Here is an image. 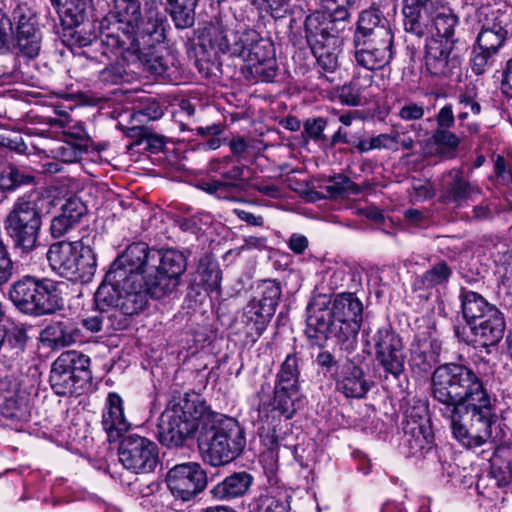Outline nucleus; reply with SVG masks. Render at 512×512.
Returning <instances> with one entry per match:
<instances>
[{
  "label": "nucleus",
  "instance_id": "bb28decb",
  "mask_svg": "<svg viewBox=\"0 0 512 512\" xmlns=\"http://www.w3.org/2000/svg\"><path fill=\"white\" fill-rule=\"evenodd\" d=\"M403 16V25L406 33L405 42L407 43V49L411 50L413 55L421 47L422 38L428 32L430 33L431 18L428 13L404 6Z\"/></svg>",
  "mask_w": 512,
  "mask_h": 512
},
{
  "label": "nucleus",
  "instance_id": "412c9836",
  "mask_svg": "<svg viewBox=\"0 0 512 512\" xmlns=\"http://www.w3.org/2000/svg\"><path fill=\"white\" fill-rule=\"evenodd\" d=\"M453 42L432 37L426 42V70L435 77L460 74L461 58L453 52Z\"/></svg>",
  "mask_w": 512,
  "mask_h": 512
},
{
  "label": "nucleus",
  "instance_id": "49530a36",
  "mask_svg": "<svg viewBox=\"0 0 512 512\" xmlns=\"http://www.w3.org/2000/svg\"><path fill=\"white\" fill-rule=\"evenodd\" d=\"M325 192L331 198H336L345 194L357 195L360 193V187L345 175L337 174L328 180V184L323 187Z\"/></svg>",
  "mask_w": 512,
  "mask_h": 512
},
{
  "label": "nucleus",
  "instance_id": "774afa93",
  "mask_svg": "<svg viewBox=\"0 0 512 512\" xmlns=\"http://www.w3.org/2000/svg\"><path fill=\"white\" fill-rule=\"evenodd\" d=\"M325 127L326 121L323 118L308 119L304 124L306 134L314 141H327V137L323 133Z\"/></svg>",
  "mask_w": 512,
  "mask_h": 512
},
{
  "label": "nucleus",
  "instance_id": "473e14b6",
  "mask_svg": "<svg viewBox=\"0 0 512 512\" xmlns=\"http://www.w3.org/2000/svg\"><path fill=\"white\" fill-rule=\"evenodd\" d=\"M73 258L75 271H72V276H68L67 279L81 282L91 281L96 272L97 261L93 249L85 243L84 238L79 240V246L76 248Z\"/></svg>",
  "mask_w": 512,
  "mask_h": 512
},
{
  "label": "nucleus",
  "instance_id": "a211bd4d",
  "mask_svg": "<svg viewBox=\"0 0 512 512\" xmlns=\"http://www.w3.org/2000/svg\"><path fill=\"white\" fill-rule=\"evenodd\" d=\"M12 17L15 25L16 48L27 58H35L41 50L42 33L37 18L27 4H18Z\"/></svg>",
  "mask_w": 512,
  "mask_h": 512
},
{
  "label": "nucleus",
  "instance_id": "680f3d73",
  "mask_svg": "<svg viewBox=\"0 0 512 512\" xmlns=\"http://www.w3.org/2000/svg\"><path fill=\"white\" fill-rule=\"evenodd\" d=\"M13 18L0 13V52L8 53L13 42Z\"/></svg>",
  "mask_w": 512,
  "mask_h": 512
},
{
  "label": "nucleus",
  "instance_id": "4c0bfd02",
  "mask_svg": "<svg viewBox=\"0 0 512 512\" xmlns=\"http://www.w3.org/2000/svg\"><path fill=\"white\" fill-rule=\"evenodd\" d=\"M304 27L310 47L326 42L337 43V37L332 33L333 28L330 27V22L320 12L308 15Z\"/></svg>",
  "mask_w": 512,
  "mask_h": 512
},
{
  "label": "nucleus",
  "instance_id": "6ab92c4d",
  "mask_svg": "<svg viewBox=\"0 0 512 512\" xmlns=\"http://www.w3.org/2000/svg\"><path fill=\"white\" fill-rule=\"evenodd\" d=\"M235 19L230 15L219 14L204 22L198 29V43L204 53L215 56L228 53L233 36Z\"/></svg>",
  "mask_w": 512,
  "mask_h": 512
},
{
  "label": "nucleus",
  "instance_id": "c9c22d12",
  "mask_svg": "<svg viewBox=\"0 0 512 512\" xmlns=\"http://www.w3.org/2000/svg\"><path fill=\"white\" fill-rule=\"evenodd\" d=\"M337 389L348 398H362L368 392L369 385L363 378L362 369L349 362L342 369Z\"/></svg>",
  "mask_w": 512,
  "mask_h": 512
},
{
  "label": "nucleus",
  "instance_id": "b1692460",
  "mask_svg": "<svg viewBox=\"0 0 512 512\" xmlns=\"http://www.w3.org/2000/svg\"><path fill=\"white\" fill-rule=\"evenodd\" d=\"M354 58L367 70L382 69L393 57V40L353 39Z\"/></svg>",
  "mask_w": 512,
  "mask_h": 512
},
{
  "label": "nucleus",
  "instance_id": "72a5a7b5",
  "mask_svg": "<svg viewBox=\"0 0 512 512\" xmlns=\"http://www.w3.org/2000/svg\"><path fill=\"white\" fill-rule=\"evenodd\" d=\"M461 310L463 318L466 322L467 328L473 325L478 320L490 314V310H495L497 307L488 303V301L479 293L462 289L460 293Z\"/></svg>",
  "mask_w": 512,
  "mask_h": 512
},
{
  "label": "nucleus",
  "instance_id": "3c124183",
  "mask_svg": "<svg viewBox=\"0 0 512 512\" xmlns=\"http://www.w3.org/2000/svg\"><path fill=\"white\" fill-rule=\"evenodd\" d=\"M200 276L199 284L205 291L218 292L221 283V271L215 264L200 265L198 269Z\"/></svg>",
  "mask_w": 512,
  "mask_h": 512
},
{
  "label": "nucleus",
  "instance_id": "5701e85b",
  "mask_svg": "<svg viewBox=\"0 0 512 512\" xmlns=\"http://www.w3.org/2000/svg\"><path fill=\"white\" fill-rule=\"evenodd\" d=\"M505 18L504 13L499 14V11L489 7L480 10L479 21L482 22V28L477 37V46L480 49L497 53L509 32Z\"/></svg>",
  "mask_w": 512,
  "mask_h": 512
},
{
  "label": "nucleus",
  "instance_id": "58836bf2",
  "mask_svg": "<svg viewBox=\"0 0 512 512\" xmlns=\"http://www.w3.org/2000/svg\"><path fill=\"white\" fill-rule=\"evenodd\" d=\"M361 324L357 321L336 319L329 336L335 337L340 350L350 355L357 347V335Z\"/></svg>",
  "mask_w": 512,
  "mask_h": 512
},
{
  "label": "nucleus",
  "instance_id": "a19ab883",
  "mask_svg": "<svg viewBox=\"0 0 512 512\" xmlns=\"http://www.w3.org/2000/svg\"><path fill=\"white\" fill-rule=\"evenodd\" d=\"M57 7L63 25L81 24L92 0H51Z\"/></svg>",
  "mask_w": 512,
  "mask_h": 512
},
{
  "label": "nucleus",
  "instance_id": "052dcab7",
  "mask_svg": "<svg viewBox=\"0 0 512 512\" xmlns=\"http://www.w3.org/2000/svg\"><path fill=\"white\" fill-rule=\"evenodd\" d=\"M273 56L272 44L263 38H259L254 46L249 50V57L244 58L243 61L251 64L264 61Z\"/></svg>",
  "mask_w": 512,
  "mask_h": 512
},
{
  "label": "nucleus",
  "instance_id": "c756f323",
  "mask_svg": "<svg viewBox=\"0 0 512 512\" xmlns=\"http://www.w3.org/2000/svg\"><path fill=\"white\" fill-rule=\"evenodd\" d=\"M253 481V476L246 471L234 472L216 484L212 488L211 494L216 500L239 498L249 492Z\"/></svg>",
  "mask_w": 512,
  "mask_h": 512
},
{
  "label": "nucleus",
  "instance_id": "9b49d317",
  "mask_svg": "<svg viewBox=\"0 0 512 512\" xmlns=\"http://www.w3.org/2000/svg\"><path fill=\"white\" fill-rule=\"evenodd\" d=\"M367 344L375 350L378 365L388 375L398 379L405 370L406 354L402 338L390 325L367 332Z\"/></svg>",
  "mask_w": 512,
  "mask_h": 512
},
{
  "label": "nucleus",
  "instance_id": "6e6d98bb",
  "mask_svg": "<svg viewBox=\"0 0 512 512\" xmlns=\"http://www.w3.org/2000/svg\"><path fill=\"white\" fill-rule=\"evenodd\" d=\"M115 22H124L128 19H136L140 14V0H114Z\"/></svg>",
  "mask_w": 512,
  "mask_h": 512
},
{
  "label": "nucleus",
  "instance_id": "338daca9",
  "mask_svg": "<svg viewBox=\"0 0 512 512\" xmlns=\"http://www.w3.org/2000/svg\"><path fill=\"white\" fill-rule=\"evenodd\" d=\"M126 71L122 64L115 63L106 66L99 73V79L105 84H118L124 80Z\"/></svg>",
  "mask_w": 512,
  "mask_h": 512
},
{
  "label": "nucleus",
  "instance_id": "f03ea898",
  "mask_svg": "<svg viewBox=\"0 0 512 512\" xmlns=\"http://www.w3.org/2000/svg\"><path fill=\"white\" fill-rule=\"evenodd\" d=\"M124 261L136 265L152 282V291L157 298L175 291L186 271L187 261L184 254L175 249H151L146 243L129 245Z\"/></svg>",
  "mask_w": 512,
  "mask_h": 512
},
{
  "label": "nucleus",
  "instance_id": "393cba45",
  "mask_svg": "<svg viewBox=\"0 0 512 512\" xmlns=\"http://www.w3.org/2000/svg\"><path fill=\"white\" fill-rule=\"evenodd\" d=\"M440 191V200L443 203L453 204L457 207L481 194L480 187L469 182L465 178L463 170L457 168L451 169L442 175Z\"/></svg>",
  "mask_w": 512,
  "mask_h": 512
},
{
  "label": "nucleus",
  "instance_id": "e2e57ef3",
  "mask_svg": "<svg viewBox=\"0 0 512 512\" xmlns=\"http://www.w3.org/2000/svg\"><path fill=\"white\" fill-rule=\"evenodd\" d=\"M341 103L348 106H358L361 102V90L357 80L343 85L338 93Z\"/></svg>",
  "mask_w": 512,
  "mask_h": 512
},
{
  "label": "nucleus",
  "instance_id": "a878e982",
  "mask_svg": "<svg viewBox=\"0 0 512 512\" xmlns=\"http://www.w3.org/2000/svg\"><path fill=\"white\" fill-rule=\"evenodd\" d=\"M394 40L389 20L376 8L361 12L353 39Z\"/></svg>",
  "mask_w": 512,
  "mask_h": 512
},
{
  "label": "nucleus",
  "instance_id": "8fccbe9b",
  "mask_svg": "<svg viewBox=\"0 0 512 512\" xmlns=\"http://www.w3.org/2000/svg\"><path fill=\"white\" fill-rule=\"evenodd\" d=\"M394 141H396V136L392 129L390 133L379 134L370 139H359L357 142V151L359 153H367L374 149L394 150Z\"/></svg>",
  "mask_w": 512,
  "mask_h": 512
},
{
  "label": "nucleus",
  "instance_id": "13d9d810",
  "mask_svg": "<svg viewBox=\"0 0 512 512\" xmlns=\"http://www.w3.org/2000/svg\"><path fill=\"white\" fill-rule=\"evenodd\" d=\"M258 9L265 10L270 15L279 19L285 16L290 7V0H250Z\"/></svg>",
  "mask_w": 512,
  "mask_h": 512
},
{
  "label": "nucleus",
  "instance_id": "0e129e2a",
  "mask_svg": "<svg viewBox=\"0 0 512 512\" xmlns=\"http://www.w3.org/2000/svg\"><path fill=\"white\" fill-rule=\"evenodd\" d=\"M496 53H490V51H486L484 49H480V47H475L473 50V58H472V71L477 74H483L487 67L492 65L493 56Z\"/></svg>",
  "mask_w": 512,
  "mask_h": 512
},
{
  "label": "nucleus",
  "instance_id": "4468645a",
  "mask_svg": "<svg viewBox=\"0 0 512 512\" xmlns=\"http://www.w3.org/2000/svg\"><path fill=\"white\" fill-rule=\"evenodd\" d=\"M119 461L134 473H147L158 464V447L156 443L137 434L126 436L118 448Z\"/></svg>",
  "mask_w": 512,
  "mask_h": 512
},
{
  "label": "nucleus",
  "instance_id": "69168bd1",
  "mask_svg": "<svg viewBox=\"0 0 512 512\" xmlns=\"http://www.w3.org/2000/svg\"><path fill=\"white\" fill-rule=\"evenodd\" d=\"M78 226L75 222L65 217V214L55 216L50 225V232L53 238H61Z\"/></svg>",
  "mask_w": 512,
  "mask_h": 512
},
{
  "label": "nucleus",
  "instance_id": "09e8293b",
  "mask_svg": "<svg viewBox=\"0 0 512 512\" xmlns=\"http://www.w3.org/2000/svg\"><path fill=\"white\" fill-rule=\"evenodd\" d=\"M336 44L337 43L326 42L311 47L318 64L325 71H333L337 67L338 55L335 51Z\"/></svg>",
  "mask_w": 512,
  "mask_h": 512
},
{
  "label": "nucleus",
  "instance_id": "4d7b16f0",
  "mask_svg": "<svg viewBox=\"0 0 512 512\" xmlns=\"http://www.w3.org/2000/svg\"><path fill=\"white\" fill-rule=\"evenodd\" d=\"M4 384V382L0 383V405L7 410L9 416L13 417L25 406V399L19 397L16 391H5Z\"/></svg>",
  "mask_w": 512,
  "mask_h": 512
},
{
  "label": "nucleus",
  "instance_id": "7ed1b4c3",
  "mask_svg": "<svg viewBox=\"0 0 512 512\" xmlns=\"http://www.w3.org/2000/svg\"><path fill=\"white\" fill-rule=\"evenodd\" d=\"M125 252L110 265L100 286L112 288L111 306L117 310L119 320L126 324V316L142 312L149 298H157L152 291V282L136 265L124 261Z\"/></svg>",
  "mask_w": 512,
  "mask_h": 512
},
{
  "label": "nucleus",
  "instance_id": "7c9ffc66",
  "mask_svg": "<svg viewBox=\"0 0 512 512\" xmlns=\"http://www.w3.org/2000/svg\"><path fill=\"white\" fill-rule=\"evenodd\" d=\"M79 246V240L59 241L53 243L47 251V260L51 269L62 277L72 276L74 253Z\"/></svg>",
  "mask_w": 512,
  "mask_h": 512
},
{
  "label": "nucleus",
  "instance_id": "de8ad7c7",
  "mask_svg": "<svg viewBox=\"0 0 512 512\" xmlns=\"http://www.w3.org/2000/svg\"><path fill=\"white\" fill-rule=\"evenodd\" d=\"M432 140L441 153L454 157L459 148L461 139L450 129H435L432 134Z\"/></svg>",
  "mask_w": 512,
  "mask_h": 512
},
{
  "label": "nucleus",
  "instance_id": "864d4df0",
  "mask_svg": "<svg viewBox=\"0 0 512 512\" xmlns=\"http://www.w3.org/2000/svg\"><path fill=\"white\" fill-rule=\"evenodd\" d=\"M490 474L500 488L512 484V464L509 461L496 459L491 463Z\"/></svg>",
  "mask_w": 512,
  "mask_h": 512
},
{
  "label": "nucleus",
  "instance_id": "aec40b11",
  "mask_svg": "<svg viewBox=\"0 0 512 512\" xmlns=\"http://www.w3.org/2000/svg\"><path fill=\"white\" fill-rule=\"evenodd\" d=\"M112 288L99 286L94 294L95 308L92 314L83 318L82 326L91 333L123 329L126 324L119 320L117 310L111 306Z\"/></svg>",
  "mask_w": 512,
  "mask_h": 512
},
{
  "label": "nucleus",
  "instance_id": "a18cd8bd",
  "mask_svg": "<svg viewBox=\"0 0 512 512\" xmlns=\"http://www.w3.org/2000/svg\"><path fill=\"white\" fill-rule=\"evenodd\" d=\"M198 1H175L172 5L171 17L178 29L189 28L195 21V7Z\"/></svg>",
  "mask_w": 512,
  "mask_h": 512
},
{
  "label": "nucleus",
  "instance_id": "c85d7f7f",
  "mask_svg": "<svg viewBox=\"0 0 512 512\" xmlns=\"http://www.w3.org/2000/svg\"><path fill=\"white\" fill-rule=\"evenodd\" d=\"M42 342L51 349H61L82 340L81 330L70 320L49 324L41 332Z\"/></svg>",
  "mask_w": 512,
  "mask_h": 512
},
{
  "label": "nucleus",
  "instance_id": "cd10ccee",
  "mask_svg": "<svg viewBox=\"0 0 512 512\" xmlns=\"http://www.w3.org/2000/svg\"><path fill=\"white\" fill-rule=\"evenodd\" d=\"M102 426L109 441H116L128 431L130 423L124 415L122 398L116 393H109L107 407L102 415Z\"/></svg>",
  "mask_w": 512,
  "mask_h": 512
},
{
  "label": "nucleus",
  "instance_id": "ddd939ff",
  "mask_svg": "<svg viewBox=\"0 0 512 512\" xmlns=\"http://www.w3.org/2000/svg\"><path fill=\"white\" fill-rule=\"evenodd\" d=\"M403 432L404 444L412 456H424L432 449L434 434L424 403L419 402L406 409Z\"/></svg>",
  "mask_w": 512,
  "mask_h": 512
},
{
  "label": "nucleus",
  "instance_id": "e433bc0d",
  "mask_svg": "<svg viewBox=\"0 0 512 512\" xmlns=\"http://www.w3.org/2000/svg\"><path fill=\"white\" fill-rule=\"evenodd\" d=\"M431 18L430 33L442 39L443 41H450L455 43L454 32L459 23L458 16L449 8L444 2L440 7L435 9L429 14Z\"/></svg>",
  "mask_w": 512,
  "mask_h": 512
},
{
  "label": "nucleus",
  "instance_id": "20e7f679",
  "mask_svg": "<svg viewBox=\"0 0 512 512\" xmlns=\"http://www.w3.org/2000/svg\"><path fill=\"white\" fill-rule=\"evenodd\" d=\"M245 446V431L234 418L214 415L207 410L198 437L204 462L212 466L228 464L242 453Z\"/></svg>",
  "mask_w": 512,
  "mask_h": 512
},
{
  "label": "nucleus",
  "instance_id": "f257e3e1",
  "mask_svg": "<svg viewBox=\"0 0 512 512\" xmlns=\"http://www.w3.org/2000/svg\"><path fill=\"white\" fill-rule=\"evenodd\" d=\"M431 396L443 405L452 436L464 448L475 449L491 439L496 398L472 368L454 362L439 365L431 376Z\"/></svg>",
  "mask_w": 512,
  "mask_h": 512
},
{
  "label": "nucleus",
  "instance_id": "603ef678",
  "mask_svg": "<svg viewBox=\"0 0 512 512\" xmlns=\"http://www.w3.org/2000/svg\"><path fill=\"white\" fill-rule=\"evenodd\" d=\"M17 266L13 261L9 248L0 238V287L7 284L16 273Z\"/></svg>",
  "mask_w": 512,
  "mask_h": 512
},
{
  "label": "nucleus",
  "instance_id": "9d476101",
  "mask_svg": "<svg viewBox=\"0 0 512 512\" xmlns=\"http://www.w3.org/2000/svg\"><path fill=\"white\" fill-rule=\"evenodd\" d=\"M90 358L76 350L60 354L52 363L49 382L52 390L60 396L78 393L91 375Z\"/></svg>",
  "mask_w": 512,
  "mask_h": 512
},
{
  "label": "nucleus",
  "instance_id": "dca6fc26",
  "mask_svg": "<svg viewBox=\"0 0 512 512\" xmlns=\"http://www.w3.org/2000/svg\"><path fill=\"white\" fill-rule=\"evenodd\" d=\"M281 288L274 281H265L260 299H252L244 307L242 322L251 333L261 335L276 311Z\"/></svg>",
  "mask_w": 512,
  "mask_h": 512
},
{
  "label": "nucleus",
  "instance_id": "39448f33",
  "mask_svg": "<svg viewBox=\"0 0 512 512\" xmlns=\"http://www.w3.org/2000/svg\"><path fill=\"white\" fill-rule=\"evenodd\" d=\"M299 359L296 354H289L281 364L276 375L273 398L265 400V385L258 392V421L261 429L275 432L281 420L291 419L295 412V402L299 392Z\"/></svg>",
  "mask_w": 512,
  "mask_h": 512
},
{
  "label": "nucleus",
  "instance_id": "f704fd0d",
  "mask_svg": "<svg viewBox=\"0 0 512 512\" xmlns=\"http://www.w3.org/2000/svg\"><path fill=\"white\" fill-rule=\"evenodd\" d=\"M63 33H62V42L70 47H86L90 45H99L104 46L102 44V36H100V41H97V34L90 23H84L77 25H63ZM109 26L107 28H102L101 35L104 32H107ZM105 47L109 49L106 45Z\"/></svg>",
  "mask_w": 512,
  "mask_h": 512
},
{
  "label": "nucleus",
  "instance_id": "423d86ee",
  "mask_svg": "<svg viewBox=\"0 0 512 512\" xmlns=\"http://www.w3.org/2000/svg\"><path fill=\"white\" fill-rule=\"evenodd\" d=\"M167 26L165 15L156 7H149L142 18L139 15L136 19L114 22L112 28L103 33L102 44L111 51L124 54L129 46L122 38L125 35L134 39L133 44L139 46L141 50L162 48L167 38Z\"/></svg>",
  "mask_w": 512,
  "mask_h": 512
},
{
  "label": "nucleus",
  "instance_id": "79ce46f5",
  "mask_svg": "<svg viewBox=\"0 0 512 512\" xmlns=\"http://www.w3.org/2000/svg\"><path fill=\"white\" fill-rule=\"evenodd\" d=\"M333 309L336 319L362 323L363 305L362 302L352 293H342L337 295L333 302Z\"/></svg>",
  "mask_w": 512,
  "mask_h": 512
},
{
  "label": "nucleus",
  "instance_id": "0eeeda50",
  "mask_svg": "<svg viewBox=\"0 0 512 512\" xmlns=\"http://www.w3.org/2000/svg\"><path fill=\"white\" fill-rule=\"evenodd\" d=\"M47 199L39 192L23 195L14 202L4 219V229L13 248L29 254L39 246L44 206Z\"/></svg>",
  "mask_w": 512,
  "mask_h": 512
},
{
  "label": "nucleus",
  "instance_id": "ea45409f",
  "mask_svg": "<svg viewBox=\"0 0 512 512\" xmlns=\"http://www.w3.org/2000/svg\"><path fill=\"white\" fill-rule=\"evenodd\" d=\"M451 275V267L444 260H441L434 263L421 276L417 277L414 287L417 290H428L436 286L446 285Z\"/></svg>",
  "mask_w": 512,
  "mask_h": 512
},
{
  "label": "nucleus",
  "instance_id": "4be33fe9",
  "mask_svg": "<svg viewBox=\"0 0 512 512\" xmlns=\"http://www.w3.org/2000/svg\"><path fill=\"white\" fill-rule=\"evenodd\" d=\"M328 295L318 294L314 296L307 307L306 334L316 341L329 337L336 320L333 306Z\"/></svg>",
  "mask_w": 512,
  "mask_h": 512
},
{
  "label": "nucleus",
  "instance_id": "1a4fd4ad",
  "mask_svg": "<svg viewBox=\"0 0 512 512\" xmlns=\"http://www.w3.org/2000/svg\"><path fill=\"white\" fill-rule=\"evenodd\" d=\"M207 418V407L199 395L186 396L165 411L158 425L159 441L169 448L181 447Z\"/></svg>",
  "mask_w": 512,
  "mask_h": 512
},
{
  "label": "nucleus",
  "instance_id": "37998d69",
  "mask_svg": "<svg viewBox=\"0 0 512 512\" xmlns=\"http://www.w3.org/2000/svg\"><path fill=\"white\" fill-rule=\"evenodd\" d=\"M290 496L286 492H269L260 495L252 504L253 512H289Z\"/></svg>",
  "mask_w": 512,
  "mask_h": 512
},
{
  "label": "nucleus",
  "instance_id": "2eb2a0df",
  "mask_svg": "<svg viewBox=\"0 0 512 512\" xmlns=\"http://www.w3.org/2000/svg\"><path fill=\"white\" fill-rule=\"evenodd\" d=\"M166 483L175 498L189 501L206 488L208 478L199 463L187 462L173 466L167 472Z\"/></svg>",
  "mask_w": 512,
  "mask_h": 512
},
{
  "label": "nucleus",
  "instance_id": "6e6552de",
  "mask_svg": "<svg viewBox=\"0 0 512 512\" xmlns=\"http://www.w3.org/2000/svg\"><path fill=\"white\" fill-rule=\"evenodd\" d=\"M61 285L63 283L48 278L26 275L10 285L8 295L22 313L33 316L48 315L64 306Z\"/></svg>",
  "mask_w": 512,
  "mask_h": 512
},
{
  "label": "nucleus",
  "instance_id": "f8f14e48",
  "mask_svg": "<svg viewBox=\"0 0 512 512\" xmlns=\"http://www.w3.org/2000/svg\"><path fill=\"white\" fill-rule=\"evenodd\" d=\"M126 40V53L120 54L122 60L127 65L149 72L152 75L173 81L179 74V63L175 56L169 52L165 55L159 54L160 48L151 50H141L139 46L133 44L134 39H130L125 35L122 36Z\"/></svg>",
  "mask_w": 512,
  "mask_h": 512
},
{
  "label": "nucleus",
  "instance_id": "bf43d9fd",
  "mask_svg": "<svg viewBox=\"0 0 512 512\" xmlns=\"http://www.w3.org/2000/svg\"><path fill=\"white\" fill-rule=\"evenodd\" d=\"M87 207L78 197H71L61 207V214L79 225L81 219L86 215Z\"/></svg>",
  "mask_w": 512,
  "mask_h": 512
},
{
  "label": "nucleus",
  "instance_id": "c03bdc74",
  "mask_svg": "<svg viewBox=\"0 0 512 512\" xmlns=\"http://www.w3.org/2000/svg\"><path fill=\"white\" fill-rule=\"evenodd\" d=\"M259 38V33L254 29L247 28L242 31L234 29L228 53L243 60L249 57V50H251Z\"/></svg>",
  "mask_w": 512,
  "mask_h": 512
},
{
  "label": "nucleus",
  "instance_id": "5fc2aeb1",
  "mask_svg": "<svg viewBox=\"0 0 512 512\" xmlns=\"http://www.w3.org/2000/svg\"><path fill=\"white\" fill-rule=\"evenodd\" d=\"M277 63L272 56L264 61L256 62L250 65V71L257 81L271 82L277 74Z\"/></svg>",
  "mask_w": 512,
  "mask_h": 512
},
{
  "label": "nucleus",
  "instance_id": "2f4dec72",
  "mask_svg": "<svg viewBox=\"0 0 512 512\" xmlns=\"http://www.w3.org/2000/svg\"><path fill=\"white\" fill-rule=\"evenodd\" d=\"M27 334L24 329L15 328L4 334L0 350V361L9 368L19 366L23 360Z\"/></svg>",
  "mask_w": 512,
  "mask_h": 512
},
{
  "label": "nucleus",
  "instance_id": "f3484780",
  "mask_svg": "<svg viewBox=\"0 0 512 512\" xmlns=\"http://www.w3.org/2000/svg\"><path fill=\"white\" fill-rule=\"evenodd\" d=\"M505 320L502 312L496 308L490 310L481 320L469 328L454 327V333L459 341L466 344H479L484 347L497 345L504 336Z\"/></svg>",
  "mask_w": 512,
  "mask_h": 512
}]
</instances>
